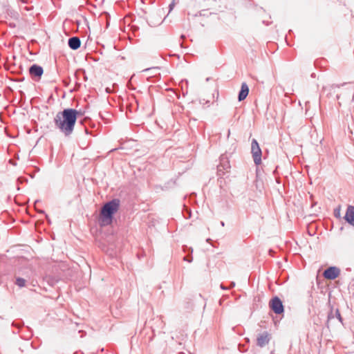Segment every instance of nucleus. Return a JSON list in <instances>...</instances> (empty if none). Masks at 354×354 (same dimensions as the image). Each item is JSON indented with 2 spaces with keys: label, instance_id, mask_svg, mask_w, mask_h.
<instances>
[{
  "label": "nucleus",
  "instance_id": "obj_11",
  "mask_svg": "<svg viewBox=\"0 0 354 354\" xmlns=\"http://www.w3.org/2000/svg\"><path fill=\"white\" fill-rule=\"evenodd\" d=\"M183 251L185 252H189L190 254V255H187V256L184 257L183 260L185 261H187L188 263H192L193 261V257L192 256V252H193V249L192 248L187 247V245H184Z\"/></svg>",
  "mask_w": 354,
  "mask_h": 354
},
{
  "label": "nucleus",
  "instance_id": "obj_30",
  "mask_svg": "<svg viewBox=\"0 0 354 354\" xmlns=\"http://www.w3.org/2000/svg\"><path fill=\"white\" fill-rule=\"evenodd\" d=\"M206 81H209V77H207V78L206 79Z\"/></svg>",
  "mask_w": 354,
  "mask_h": 354
},
{
  "label": "nucleus",
  "instance_id": "obj_9",
  "mask_svg": "<svg viewBox=\"0 0 354 354\" xmlns=\"http://www.w3.org/2000/svg\"><path fill=\"white\" fill-rule=\"evenodd\" d=\"M68 45L72 50H77L81 46V41L78 37H70L68 40Z\"/></svg>",
  "mask_w": 354,
  "mask_h": 354
},
{
  "label": "nucleus",
  "instance_id": "obj_3",
  "mask_svg": "<svg viewBox=\"0 0 354 354\" xmlns=\"http://www.w3.org/2000/svg\"><path fill=\"white\" fill-rule=\"evenodd\" d=\"M230 169V160L226 154H222L219 158V164L217 165V174L221 176L228 172Z\"/></svg>",
  "mask_w": 354,
  "mask_h": 354
},
{
  "label": "nucleus",
  "instance_id": "obj_16",
  "mask_svg": "<svg viewBox=\"0 0 354 354\" xmlns=\"http://www.w3.org/2000/svg\"><path fill=\"white\" fill-rule=\"evenodd\" d=\"M160 69V67H151L149 68H146L144 70V71H158Z\"/></svg>",
  "mask_w": 354,
  "mask_h": 354
},
{
  "label": "nucleus",
  "instance_id": "obj_26",
  "mask_svg": "<svg viewBox=\"0 0 354 354\" xmlns=\"http://www.w3.org/2000/svg\"><path fill=\"white\" fill-rule=\"evenodd\" d=\"M38 212L41 214H45V212L44 210H39Z\"/></svg>",
  "mask_w": 354,
  "mask_h": 354
},
{
  "label": "nucleus",
  "instance_id": "obj_13",
  "mask_svg": "<svg viewBox=\"0 0 354 354\" xmlns=\"http://www.w3.org/2000/svg\"><path fill=\"white\" fill-rule=\"evenodd\" d=\"M238 100L239 102L243 101V82L241 85V88L238 95Z\"/></svg>",
  "mask_w": 354,
  "mask_h": 354
},
{
  "label": "nucleus",
  "instance_id": "obj_25",
  "mask_svg": "<svg viewBox=\"0 0 354 354\" xmlns=\"http://www.w3.org/2000/svg\"><path fill=\"white\" fill-rule=\"evenodd\" d=\"M63 82H64V85H65L66 86H67L68 85V82H66V80H64Z\"/></svg>",
  "mask_w": 354,
  "mask_h": 354
},
{
  "label": "nucleus",
  "instance_id": "obj_18",
  "mask_svg": "<svg viewBox=\"0 0 354 354\" xmlns=\"http://www.w3.org/2000/svg\"><path fill=\"white\" fill-rule=\"evenodd\" d=\"M23 324H24V323L17 324V323H16L15 322H12V326H16L17 328L21 327L23 326Z\"/></svg>",
  "mask_w": 354,
  "mask_h": 354
},
{
  "label": "nucleus",
  "instance_id": "obj_10",
  "mask_svg": "<svg viewBox=\"0 0 354 354\" xmlns=\"http://www.w3.org/2000/svg\"><path fill=\"white\" fill-rule=\"evenodd\" d=\"M344 218L349 224L354 226V207L353 206H349L347 208Z\"/></svg>",
  "mask_w": 354,
  "mask_h": 354
},
{
  "label": "nucleus",
  "instance_id": "obj_27",
  "mask_svg": "<svg viewBox=\"0 0 354 354\" xmlns=\"http://www.w3.org/2000/svg\"><path fill=\"white\" fill-rule=\"evenodd\" d=\"M23 3H28L29 0H21Z\"/></svg>",
  "mask_w": 354,
  "mask_h": 354
},
{
  "label": "nucleus",
  "instance_id": "obj_1",
  "mask_svg": "<svg viewBox=\"0 0 354 354\" xmlns=\"http://www.w3.org/2000/svg\"><path fill=\"white\" fill-rule=\"evenodd\" d=\"M82 113L73 108L64 109L59 111L54 118L55 126L66 137H69L73 132L79 115Z\"/></svg>",
  "mask_w": 354,
  "mask_h": 354
},
{
  "label": "nucleus",
  "instance_id": "obj_24",
  "mask_svg": "<svg viewBox=\"0 0 354 354\" xmlns=\"http://www.w3.org/2000/svg\"><path fill=\"white\" fill-rule=\"evenodd\" d=\"M235 286V283L234 281H232L230 283V288L234 287Z\"/></svg>",
  "mask_w": 354,
  "mask_h": 354
},
{
  "label": "nucleus",
  "instance_id": "obj_14",
  "mask_svg": "<svg viewBox=\"0 0 354 354\" xmlns=\"http://www.w3.org/2000/svg\"><path fill=\"white\" fill-rule=\"evenodd\" d=\"M241 114H242V111L241 109L238 110L236 109V112L234 113V117L236 118L238 120H239L241 116Z\"/></svg>",
  "mask_w": 354,
  "mask_h": 354
},
{
  "label": "nucleus",
  "instance_id": "obj_6",
  "mask_svg": "<svg viewBox=\"0 0 354 354\" xmlns=\"http://www.w3.org/2000/svg\"><path fill=\"white\" fill-rule=\"evenodd\" d=\"M269 306L276 314H281L283 312L282 301L277 297H275L270 300Z\"/></svg>",
  "mask_w": 354,
  "mask_h": 354
},
{
  "label": "nucleus",
  "instance_id": "obj_19",
  "mask_svg": "<svg viewBox=\"0 0 354 354\" xmlns=\"http://www.w3.org/2000/svg\"><path fill=\"white\" fill-rule=\"evenodd\" d=\"M249 93V88L247 86L245 85V98L248 95Z\"/></svg>",
  "mask_w": 354,
  "mask_h": 354
},
{
  "label": "nucleus",
  "instance_id": "obj_12",
  "mask_svg": "<svg viewBox=\"0 0 354 354\" xmlns=\"http://www.w3.org/2000/svg\"><path fill=\"white\" fill-rule=\"evenodd\" d=\"M26 281L24 278L17 277L15 279V284L17 285L19 288H23L26 286Z\"/></svg>",
  "mask_w": 354,
  "mask_h": 354
},
{
  "label": "nucleus",
  "instance_id": "obj_23",
  "mask_svg": "<svg viewBox=\"0 0 354 354\" xmlns=\"http://www.w3.org/2000/svg\"><path fill=\"white\" fill-rule=\"evenodd\" d=\"M80 86H81V84L78 83V82H76V87H77V88H79Z\"/></svg>",
  "mask_w": 354,
  "mask_h": 354
},
{
  "label": "nucleus",
  "instance_id": "obj_7",
  "mask_svg": "<svg viewBox=\"0 0 354 354\" xmlns=\"http://www.w3.org/2000/svg\"><path fill=\"white\" fill-rule=\"evenodd\" d=\"M271 339V335L268 332H263L260 333L257 339V345L263 347L267 345Z\"/></svg>",
  "mask_w": 354,
  "mask_h": 354
},
{
  "label": "nucleus",
  "instance_id": "obj_2",
  "mask_svg": "<svg viewBox=\"0 0 354 354\" xmlns=\"http://www.w3.org/2000/svg\"><path fill=\"white\" fill-rule=\"evenodd\" d=\"M120 200L113 198L106 203L101 208L99 223L100 225L105 226L110 225L113 218V215L118 212L120 207Z\"/></svg>",
  "mask_w": 354,
  "mask_h": 354
},
{
  "label": "nucleus",
  "instance_id": "obj_5",
  "mask_svg": "<svg viewBox=\"0 0 354 354\" xmlns=\"http://www.w3.org/2000/svg\"><path fill=\"white\" fill-rule=\"evenodd\" d=\"M28 72L33 80L39 81L44 73V68L42 66L34 64L29 67Z\"/></svg>",
  "mask_w": 354,
  "mask_h": 354
},
{
  "label": "nucleus",
  "instance_id": "obj_21",
  "mask_svg": "<svg viewBox=\"0 0 354 354\" xmlns=\"http://www.w3.org/2000/svg\"><path fill=\"white\" fill-rule=\"evenodd\" d=\"M220 287H221V288L222 290H227V289L229 288H227V287L225 286H224L223 284H222V283L221 284Z\"/></svg>",
  "mask_w": 354,
  "mask_h": 354
},
{
  "label": "nucleus",
  "instance_id": "obj_22",
  "mask_svg": "<svg viewBox=\"0 0 354 354\" xmlns=\"http://www.w3.org/2000/svg\"><path fill=\"white\" fill-rule=\"evenodd\" d=\"M242 347H243V346L241 344H239V351L241 352H243V350H242Z\"/></svg>",
  "mask_w": 354,
  "mask_h": 354
},
{
  "label": "nucleus",
  "instance_id": "obj_15",
  "mask_svg": "<svg viewBox=\"0 0 354 354\" xmlns=\"http://www.w3.org/2000/svg\"><path fill=\"white\" fill-rule=\"evenodd\" d=\"M17 182H18L19 183H26V182H28V179H27L26 178H25V177H22V176H21V177H19V178H17Z\"/></svg>",
  "mask_w": 354,
  "mask_h": 354
},
{
  "label": "nucleus",
  "instance_id": "obj_8",
  "mask_svg": "<svg viewBox=\"0 0 354 354\" xmlns=\"http://www.w3.org/2000/svg\"><path fill=\"white\" fill-rule=\"evenodd\" d=\"M339 274V270L336 267H330L324 272V277L327 279H335Z\"/></svg>",
  "mask_w": 354,
  "mask_h": 354
},
{
  "label": "nucleus",
  "instance_id": "obj_17",
  "mask_svg": "<svg viewBox=\"0 0 354 354\" xmlns=\"http://www.w3.org/2000/svg\"><path fill=\"white\" fill-rule=\"evenodd\" d=\"M186 214H184V216L186 218H189L191 217V210L190 209H186Z\"/></svg>",
  "mask_w": 354,
  "mask_h": 354
},
{
  "label": "nucleus",
  "instance_id": "obj_4",
  "mask_svg": "<svg viewBox=\"0 0 354 354\" xmlns=\"http://www.w3.org/2000/svg\"><path fill=\"white\" fill-rule=\"evenodd\" d=\"M251 153L254 163L257 165H261L262 152L259 143L255 139H253L251 143Z\"/></svg>",
  "mask_w": 354,
  "mask_h": 354
},
{
  "label": "nucleus",
  "instance_id": "obj_28",
  "mask_svg": "<svg viewBox=\"0 0 354 354\" xmlns=\"http://www.w3.org/2000/svg\"><path fill=\"white\" fill-rule=\"evenodd\" d=\"M221 226L223 227L225 225V223L223 221H221Z\"/></svg>",
  "mask_w": 354,
  "mask_h": 354
},
{
  "label": "nucleus",
  "instance_id": "obj_29",
  "mask_svg": "<svg viewBox=\"0 0 354 354\" xmlns=\"http://www.w3.org/2000/svg\"><path fill=\"white\" fill-rule=\"evenodd\" d=\"M115 150H116V149H113L110 151H115Z\"/></svg>",
  "mask_w": 354,
  "mask_h": 354
},
{
  "label": "nucleus",
  "instance_id": "obj_20",
  "mask_svg": "<svg viewBox=\"0 0 354 354\" xmlns=\"http://www.w3.org/2000/svg\"><path fill=\"white\" fill-rule=\"evenodd\" d=\"M174 7V1H173L169 6V11H171Z\"/></svg>",
  "mask_w": 354,
  "mask_h": 354
}]
</instances>
